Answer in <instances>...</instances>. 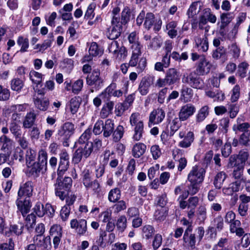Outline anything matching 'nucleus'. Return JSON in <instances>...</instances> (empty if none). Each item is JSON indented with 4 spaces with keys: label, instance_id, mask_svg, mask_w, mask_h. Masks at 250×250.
Returning <instances> with one entry per match:
<instances>
[{
    "label": "nucleus",
    "instance_id": "42",
    "mask_svg": "<svg viewBox=\"0 0 250 250\" xmlns=\"http://www.w3.org/2000/svg\"><path fill=\"white\" fill-rule=\"evenodd\" d=\"M0 143L2 144V149L8 150L12 148L13 141L5 135H3L0 137Z\"/></svg>",
    "mask_w": 250,
    "mask_h": 250
},
{
    "label": "nucleus",
    "instance_id": "43",
    "mask_svg": "<svg viewBox=\"0 0 250 250\" xmlns=\"http://www.w3.org/2000/svg\"><path fill=\"white\" fill-rule=\"evenodd\" d=\"M127 219L125 215L120 216L117 220L116 227L118 231L123 232L126 228Z\"/></svg>",
    "mask_w": 250,
    "mask_h": 250
},
{
    "label": "nucleus",
    "instance_id": "40",
    "mask_svg": "<svg viewBox=\"0 0 250 250\" xmlns=\"http://www.w3.org/2000/svg\"><path fill=\"white\" fill-rule=\"evenodd\" d=\"M47 170V169L44 167H42L37 162L34 163L30 169V172L35 175H39L40 173H44Z\"/></svg>",
    "mask_w": 250,
    "mask_h": 250
},
{
    "label": "nucleus",
    "instance_id": "29",
    "mask_svg": "<svg viewBox=\"0 0 250 250\" xmlns=\"http://www.w3.org/2000/svg\"><path fill=\"white\" fill-rule=\"evenodd\" d=\"M209 114V107L208 105L202 107L198 111L196 115V122L201 123L203 122Z\"/></svg>",
    "mask_w": 250,
    "mask_h": 250
},
{
    "label": "nucleus",
    "instance_id": "27",
    "mask_svg": "<svg viewBox=\"0 0 250 250\" xmlns=\"http://www.w3.org/2000/svg\"><path fill=\"white\" fill-rule=\"evenodd\" d=\"M114 103L113 102H107L102 108L100 112V116L102 118L107 117L112 112Z\"/></svg>",
    "mask_w": 250,
    "mask_h": 250
},
{
    "label": "nucleus",
    "instance_id": "48",
    "mask_svg": "<svg viewBox=\"0 0 250 250\" xmlns=\"http://www.w3.org/2000/svg\"><path fill=\"white\" fill-rule=\"evenodd\" d=\"M250 127V125L249 123L245 122L243 123L237 124L233 126V130L237 133V131L249 132L248 129Z\"/></svg>",
    "mask_w": 250,
    "mask_h": 250
},
{
    "label": "nucleus",
    "instance_id": "14",
    "mask_svg": "<svg viewBox=\"0 0 250 250\" xmlns=\"http://www.w3.org/2000/svg\"><path fill=\"white\" fill-rule=\"evenodd\" d=\"M211 64L205 56H202L197 64L196 72L199 76H203L210 71Z\"/></svg>",
    "mask_w": 250,
    "mask_h": 250
},
{
    "label": "nucleus",
    "instance_id": "57",
    "mask_svg": "<svg viewBox=\"0 0 250 250\" xmlns=\"http://www.w3.org/2000/svg\"><path fill=\"white\" fill-rule=\"evenodd\" d=\"M36 216L34 213L28 214L25 218L26 226L28 229H32L35 225Z\"/></svg>",
    "mask_w": 250,
    "mask_h": 250
},
{
    "label": "nucleus",
    "instance_id": "17",
    "mask_svg": "<svg viewBox=\"0 0 250 250\" xmlns=\"http://www.w3.org/2000/svg\"><path fill=\"white\" fill-rule=\"evenodd\" d=\"M35 246L41 247L43 249L48 250L51 248L50 236L45 237L42 235H35L33 238Z\"/></svg>",
    "mask_w": 250,
    "mask_h": 250
},
{
    "label": "nucleus",
    "instance_id": "35",
    "mask_svg": "<svg viewBox=\"0 0 250 250\" xmlns=\"http://www.w3.org/2000/svg\"><path fill=\"white\" fill-rule=\"evenodd\" d=\"M27 106L28 104H26L12 105L5 109V113L9 114L12 112H23L25 111Z\"/></svg>",
    "mask_w": 250,
    "mask_h": 250
},
{
    "label": "nucleus",
    "instance_id": "49",
    "mask_svg": "<svg viewBox=\"0 0 250 250\" xmlns=\"http://www.w3.org/2000/svg\"><path fill=\"white\" fill-rule=\"evenodd\" d=\"M144 132V125L134 127V134L132 139L135 141H138L142 138L143 133Z\"/></svg>",
    "mask_w": 250,
    "mask_h": 250
},
{
    "label": "nucleus",
    "instance_id": "32",
    "mask_svg": "<svg viewBox=\"0 0 250 250\" xmlns=\"http://www.w3.org/2000/svg\"><path fill=\"white\" fill-rule=\"evenodd\" d=\"M193 96L192 90L187 86H184L181 90V100L185 102H189Z\"/></svg>",
    "mask_w": 250,
    "mask_h": 250
},
{
    "label": "nucleus",
    "instance_id": "41",
    "mask_svg": "<svg viewBox=\"0 0 250 250\" xmlns=\"http://www.w3.org/2000/svg\"><path fill=\"white\" fill-rule=\"evenodd\" d=\"M38 163L42 167L47 168V153L44 150L42 149L39 151Z\"/></svg>",
    "mask_w": 250,
    "mask_h": 250
},
{
    "label": "nucleus",
    "instance_id": "13",
    "mask_svg": "<svg viewBox=\"0 0 250 250\" xmlns=\"http://www.w3.org/2000/svg\"><path fill=\"white\" fill-rule=\"evenodd\" d=\"M18 208V211H20L22 215L24 217L29 212L31 207V203L30 199L27 198L18 197L16 202Z\"/></svg>",
    "mask_w": 250,
    "mask_h": 250
},
{
    "label": "nucleus",
    "instance_id": "15",
    "mask_svg": "<svg viewBox=\"0 0 250 250\" xmlns=\"http://www.w3.org/2000/svg\"><path fill=\"white\" fill-rule=\"evenodd\" d=\"M49 233L53 237L54 247L56 249L59 245L62 237V228L60 225H54L51 227Z\"/></svg>",
    "mask_w": 250,
    "mask_h": 250
},
{
    "label": "nucleus",
    "instance_id": "34",
    "mask_svg": "<svg viewBox=\"0 0 250 250\" xmlns=\"http://www.w3.org/2000/svg\"><path fill=\"white\" fill-rule=\"evenodd\" d=\"M9 128L15 138L20 137V136H21V127L18 123L10 122Z\"/></svg>",
    "mask_w": 250,
    "mask_h": 250
},
{
    "label": "nucleus",
    "instance_id": "55",
    "mask_svg": "<svg viewBox=\"0 0 250 250\" xmlns=\"http://www.w3.org/2000/svg\"><path fill=\"white\" fill-rule=\"evenodd\" d=\"M17 43L19 45L21 46L20 50L21 52H24L27 51V49L29 47V42L27 39L24 38L23 37L20 36L18 38Z\"/></svg>",
    "mask_w": 250,
    "mask_h": 250
},
{
    "label": "nucleus",
    "instance_id": "4",
    "mask_svg": "<svg viewBox=\"0 0 250 250\" xmlns=\"http://www.w3.org/2000/svg\"><path fill=\"white\" fill-rule=\"evenodd\" d=\"M86 83L89 85H93V89H91L92 92L94 89L99 90L104 86V80L100 77V72L98 70H94L90 76L86 79Z\"/></svg>",
    "mask_w": 250,
    "mask_h": 250
},
{
    "label": "nucleus",
    "instance_id": "62",
    "mask_svg": "<svg viewBox=\"0 0 250 250\" xmlns=\"http://www.w3.org/2000/svg\"><path fill=\"white\" fill-rule=\"evenodd\" d=\"M229 52L233 58L237 59L240 56V49L235 43H233L229 47Z\"/></svg>",
    "mask_w": 250,
    "mask_h": 250
},
{
    "label": "nucleus",
    "instance_id": "8",
    "mask_svg": "<svg viewBox=\"0 0 250 250\" xmlns=\"http://www.w3.org/2000/svg\"><path fill=\"white\" fill-rule=\"evenodd\" d=\"M90 147L89 145L87 147L85 145L79 147L73 154V162L77 164L81 162L83 156L85 158L88 157L90 155Z\"/></svg>",
    "mask_w": 250,
    "mask_h": 250
},
{
    "label": "nucleus",
    "instance_id": "63",
    "mask_svg": "<svg viewBox=\"0 0 250 250\" xmlns=\"http://www.w3.org/2000/svg\"><path fill=\"white\" fill-rule=\"evenodd\" d=\"M226 53V50L223 46H221L217 48L214 50L212 54L213 58L218 60L223 56L225 55Z\"/></svg>",
    "mask_w": 250,
    "mask_h": 250
},
{
    "label": "nucleus",
    "instance_id": "12",
    "mask_svg": "<svg viewBox=\"0 0 250 250\" xmlns=\"http://www.w3.org/2000/svg\"><path fill=\"white\" fill-rule=\"evenodd\" d=\"M165 117V112L162 108H157L153 110L149 117L148 125L158 124L162 122Z\"/></svg>",
    "mask_w": 250,
    "mask_h": 250
},
{
    "label": "nucleus",
    "instance_id": "20",
    "mask_svg": "<svg viewBox=\"0 0 250 250\" xmlns=\"http://www.w3.org/2000/svg\"><path fill=\"white\" fill-rule=\"evenodd\" d=\"M165 78L167 84H173L179 79V73L175 68H170L166 72Z\"/></svg>",
    "mask_w": 250,
    "mask_h": 250
},
{
    "label": "nucleus",
    "instance_id": "23",
    "mask_svg": "<svg viewBox=\"0 0 250 250\" xmlns=\"http://www.w3.org/2000/svg\"><path fill=\"white\" fill-rule=\"evenodd\" d=\"M36 119V114L33 111L27 113L23 121L24 128H31L34 124Z\"/></svg>",
    "mask_w": 250,
    "mask_h": 250
},
{
    "label": "nucleus",
    "instance_id": "53",
    "mask_svg": "<svg viewBox=\"0 0 250 250\" xmlns=\"http://www.w3.org/2000/svg\"><path fill=\"white\" fill-rule=\"evenodd\" d=\"M89 53L91 56H97L101 55L103 54V51L99 48L96 42H92L89 49Z\"/></svg>",
    "mask_w": 250,
    "mask_h": 250
},
{
    "label": "nucleus",
    "instance_id": "56",
    "mask_svg": "<svg viewBox=\"0 0 250 250\" xmlns=\"http://www.w3.org/2000/svg\"><path fill=\"white\" fill-rule=\"evenodd\" d=\"M240 141V145L245 146H247L250 143V132H245L242 133L239 138Z\"/></svg>",
    "mask_w": 250,
    "mask_h": 250
},
{
    "label": "nucleus",
    "instance_id": "52",
    "mask_svg": "<svg viewBox=\"0 0 250 250\" xmlns=\"http://www.w3.org/2000/svg\"><path fill=\"white\" fill-rule=\"evenodd\" d=\"M23 83L19 78H15L11 81V87L12 90L16 91H20L23 86Z\"/></svg>",
    "mask_w": 250,
    "mask_h": 250
},
{
    "label": "nucleus",
    "instance_id": "64",
    "mask_svg": "<svg viewBox=\"0 0 250 250\" xmlns=\"http://www.w3.org/2000/svg\"><path fill=\"white\" fill-rule=\"evenodd\" d=\"M167 216V210L163 208L157 209L154 213L155 219L158 221L164 220Z\"/></svg>",
    "mask_w": 250,
    "mask_h": 250
},
{
    "label": "nucleus",
    "instance_id": "16",
    "mask_svg": "<svg viewBox=\"0 0 250 250\" xmlns=\"http://www.w3.org/2000/svg\"><path fill=\"white\" fill-rule=\"evenodd\" d=\"M33 186L32 183L28 181L21 185L18 193L19 198H29L32 195Z\"/></svg>",
    "mask_w": 250,
    "mask_h": 250
},
{
    "label": "nucleus",
    "instance_id": "38",
    "mask_svg": "<svg viewBox=\"0 0 250 250\" xmlns=\"http://www.w3.org/2000/svg\"><path fill=\"white\" fill-rule=\"evenodd\" d=\"M124 132L125 130L123 126L121 125L117 126L116 129L113 130L112 134L113 141L115 142H119L123 137Z\"/></svg>",
    "mask_w": 250,
    "mask_h": 250
},
{
    "label": "nucleus",
    "instance_id": "47",
    "mask_svg": "<svg viewBox=\"0 0 250 250\" xmlns=\"http://www.w3.org/2000/svg\"><path fill=\"white\" fill-rule=\"evenodd\" d=\"M130 9L128 7H125L124 9L122 12L121 18H119V22L122 25H125L127 23L129 20L130 17Z\"/></svg>",
    "mask_w": 250,
    "mask_h": 250
},
{
    "label": "nucleus",
    "instance_id": "46",
    "mask_svg": "<svg viewBox=\"0 0 250 250\" xmlns=\"http://www.w3.org/2000/svg\"><path fill=\"white\" fill-rule=\"evenodd\" d=\"M29 76L32 82L37 85H39L42 82V75L34 70L30 71Z\"/></svg>",
    "mask_w": 250,
    "mask_h": 250
},
{
    "label": "nucleus",
    "instance_id": "28",
    "mask_svg": "<svg viewBox=\"0 0 250 250\" xmlns=\"http://www.w3.org/2000/svg\"><path fill=\"white\" fill-rule=\"evenodd\" d=\"M227 177V174L223 171L218 172L214 177L213 184L217 189H220L223 183Z\"/></svg>",
    "mask_w": 250,
    "mask_h": 250
},
{
    "label": "nucleus",
    "instance_id": "3",
    "mask_svg": "<svg viewBox=\"0 0 250 250\" xmlns=\"http://www.w3.org/2000/svg\"><path fill=\"white\" fill-rule=\"evenodd\" d=\"M182 82L187 83L194 88L202 89L204 87L203 80L197 76L195 72H191L188 74H184L182 78Z\"/></svg>",
    "mask_w": 250,
    "mask_h": 250
},
{
    "label": "nucleus",
    "instance_id": "33",
    "mask_svg": "<svg viewBox=\"0 0 250 250\" xmlns=\"http://www.w3.org/2000/svg\"><path fill=\"white\" fill-rule=\"evenodd\" d=\"M180 118L178 117H175L170 123V136H173L175 132L177 131L179 128L181 127L182 124L181 122H183Z\"/></svg>",
    "mask_w": 250,
    "mask_h": 250
},
{
    "label": "nucleus",
    "instance_id": "37",
    "mask_svg": "<svg viewBox=\"0 0 250 250\" xmlns=\"http://www.w3.org/2000/svg\"><path fill=\"white\" fill-rule=\"evenodd\" d=\"M249 64L246 62H243L239 64L236 75L241 78H244L247 76V72Z\"/></svg>",
    "mask_w": 250,
    "mask_h": 250
},
{
    "label": "nucleus",
    "instance_id": "59",
    "mask_svg": "<svg viewBox=\"0 0 250 250\" xmlns=\"http://www.w3.org/2000/svg\"><path fill=\"white\" fill-rule=\"evenodd\" d=\"M91 134L90 129H86L80 137L78 143L80 144H84V146L87 143L88 140L90 138Z\"/></svg>",
    "mask_w": 250,
    "mask_h": 250
},
{
    "label": "nucleus",
    "instance_id": "45",
    "mask_svg": "<svg viewBox=\"0 0 250 250\" xmlns=\"http://www.w3.org/2000/svg\"><path fill=\"white\" fill-rule=\"evenodd\" d=\"M24 228V224L21 222H19L16 224L11 225L10 230L11 232L19 236L22 233Z\"/></svg>",
    "mask_w": 250,
    "mask_h": 250
},
{
    "label": "nucleus",
    "instance_id": "44",
    "mask_svg": "<svg viewBox=\"0 0 250 250\" xmlns=\"http://www.w3.org/2000/svg\"><path fill=\"white\" fill-rule=\"evenodd\" d=\"M129 122L132 126H138L144 125L143 122L140 120V115L138 113H133L129 119Z\"/></svg>",
    "mask_w": 250,
    "mask_h": 250
},
{
    "label": "nucleus",
    "instance_id": "10",
    "mask_svg": "<svg viewBox=\"0 0 250 250\" xmlns=\"http://www.w3.org/2000/svg\"><path fill=\"white\" fill-rule=\"evenodd\" d=\"M60 161L58 168V175H62L66 171L69 166V156L65 150H62L59 154Z\"/></svg>",
    "mask_w": 250,
    "mask_h": 250
},
{
    "label": "nucleus",
    "instance_id": "39",
    "mask_svg": "<svg viewBox=\"0 0 250 250\" xmlns=\"http://www.w3.org/2000/svg\"><path fill=\"white\" fill-rule=\"evenodd\" d=\"M36 107L42 111H46L48 107L49 101L47 99L40 100L39 98L34 100Z\"/></svg>",
    "mask_w": 250,
    "mask_h": 250
},
{
    "label": "nucleus",
    "instance_id": "22",
    "mask_svg": "<svg viewBox=\"0 0 250 250\" xmlns=\"http://www.w3.org/2000/svg\"><path fill=\"white\" fill-rule=\"evenodd\" d=\"M146 146L143 143H136L132 147V154L133 156L136 158H140L146 152Z\"/></svg>",
    "mask_w": 250,
    "mask_h": 250
},
{
    "label": "nucleus",
    "instance_id": "58",
    "mask_svg": "<svg viewBox=\"0 0 250 250\" xmlns=\"http://www.w3.org/2000/svg\"><path fill=\"white\" fill-rule=\"evenodd\" d=\"M129 106L124 103H119L117 104L115 109V113L117 116H121L124 112L129 108Z\"/></svg>",
    "mask_w": 250,
    "mask_h": 250
},
{
    "label": "nucleus",
    "instance_id": "51",
    "mask_svg": "<svg viewBox=\"0 0 250 250\" xmlns=\"http://www.w3.org/2000/svg\"><path fill=\"white\" fill-rule=\"evenodd\" d=\"M80 105L79 100L74 97L71 99L69 102L70 110L72 114H75L78 110Z\"/></svg>",
    "mask_w": 250,
    "mask_h": 250
},
{
    "label": "nucleus",
    "instance_id": "36",
    "mask_svg": "<svg viewBox=\"0 0 250 250\" xmlns=\"http://www.w3.org/2000/svg\"><path fill=\"white\" fill-rule=\"evenodd\" d=\"M184 242L192 250H197L195 249L196 237L195 234H190L186 236H183Z\"/></svg>",
    "mask_w": 250,
    "mask_h": 250
},
{
    "label": "nucleus",
    "instance_id": "30",
    "mask_svg": "<svg viewBox=\"0 0 250 250\" xmlns=\"http://www.w3.org/2000/svg\"><path fill=\"white\" fill-rule=\"evenodd\" d=\"M121 197V191L117 188L112 189L108 193V199L109 202L116 203L119 200Z\"/></svg>",
    "mask_w": 250,
    "mask_h": 250
},
{
    "label": "nucleus",
    "instance_id": "9",
    "mask_svg": "<svg viewBox=\"0 0 250 250\" xmlns=\"http://www.w3.org/2000/svg\"><path fill=\"white\" fill-rule=\"evenodd\" d=\"M155 77L149 75L142 78L138 87V91L142 95H146L149 87L154 83Z\"/></svg>",
    "mask_w": 250,
    "mask_h": 250
},
{
    "label": "nucleus",
    "instance_id": "31",
    "mask_svg": "<svg viewBox=\"0 0 250 250\" xmlns=\"http://www.w3.org/2000/svg\"><path fill=\"white\" fill-rule=\"evenodd\" d=\"M245 166L240 165H237V167H234L233 172L232 173V177L236 180H245L243 177V172Z\"/></svg>",
    "mask_w": 250,
    "mask_h": 250
},
{
    "label": "nucleus",
    "instance_id": "26",
    "mask_svg": "<svg viewBox=\"0 0 250 250\" xmlns=\"http://www.w3.org/2000/svg\"><path fill=\"white\" fill-rule=\"evenodd\" d=\"M229 239L227 238H221L218 243L214 245L212 250H232L228 246Z\"/></svg>",
    "mask_w": 250,
    "mask_h": 250
},
{
    "label": "nucleus",
    "instance_id": "24",
    "mask_svg": "<svg viewBox=\"0 0 250 250\" xmlns=\"http://www.w3.org/2000/svg\"><path fill=\"white\" fill-rule=\"evenodd\" d=\"M202 2L200 1H197L192 2L189 6L187 12L188 18H193L197 14L201 9Z\"/></svg>",
    "mask_w": 250,
    "mask_h": 250
},
{
    "label": "nucleus",
    "instance_id": "7",
    "mask_svg": "<svg viewBox=\"0 0 250 250\" xmlns=\"http://www.w3.org/2000/svg\"><path fill=\"white\" fill-rule=\"evenodd\" d=\"M162 24L161 20H155L154 15L152 13H147L145 16L144 25L147 30H149L154 25V30L158 31L160 30Z\"/></svg>",
    "mask_w": 250,
    "mask_h": 250
},
{
    "label": "nucleus",
    "instance_id": "18",
    "mask_svg": "<svg viewBox=\"0 0 250 250\" xmlns=\"http://www.w3.org/2000/svg\"><path fill=\"white\" fill-rule=\"evenodd\" d=\"M75 129V127L73 124L70 122H66L59 130V134L64 136L65 139H67L74 133Z\"/></svg>",
    "mask_w": 250,
    "mask_h": 250
},
{
    "label": "nucleus",
    "instance_id": "19",
    "mask_svg": "<svg viewBox=\"0 0 250 250\" xmlns=\"http://www.w3.org/2000/svg\"><path fill=\"white\" fill-rule=\"evenodd\" d=\"M195 47L199 51L203 52H207L208 49V38L206 36L201 37L200 36H196L194 38Z\"/></svg>",
    "mask_w": 250,
    "mask_h": 250
},
{
    "label": "nucleus",
    "instance_id": "6",
    "mask_svg": "<svg viewBox=\"0 0 250 250\" xmlns=\"http://www.w3.org/2000/svg\"><path fill=\"white\" fill-rule=\"evenodd\" d=\"M70 227L71 229H75V232L80 236H85L87 233V221L85 219L71 220Z\"/></svg>",
    "mask_w": 250,
    "mask_h": 250
},
{
    "label": "nucleus",
    "instance_id": "54",
    "mask_svg": "<svg viewBox=\"0 0 250 250\" xmlns=\"http://www.w3.org/2000/svg\"><path fill=\"white\" fill-rule=\"evenodd\" d=\"M249 154L247 151L244 150H241L239 151L237 155L238 158V165L245 166L246 161L249 157Z\"/></svg>",
    "mask_w": 250,
    "mask_h": 250
},
{
    "label": "nucleus",
    "instance_id": "25",
    "mask_svg": "<svg viewBox=\"0 0 250 250\" xmlns=\"http://www.w3.org/2000/svg\"><path fill=\"white\" fill-rule=\"evenodd\" d=\"M114 129V124L110 119H107L104 123L103 135L104 137H109Z\"/></svg>",
    "mask_w": 250,
    "mask_h": 250
},
{
    "label": "nucleus",
    "instance_id": "1",
    "mask_svg": "<svg viewBox=\"0 0 250 250\" xmlns=\"http://www.w3.org/2000/svg\"><path fill=\"white\" fill-rule=\"evenodd\" d=\"M205 172L204 168L198 166H194L192 168L188 175V181L190 183L188 186L189 194L194 195L199 191V185L203 182Z\"/></svg>",
    "mask_w": 250,
    "mask_h": 250
},
{
    "label": "nucleus",
    "instance_id": "2",
    "mask_svg": "<svg viewBox=\"0 0 250 250\" xmlns=\"http://www.w3.org/2000/svg\"><path fill=\"white\" fill-rule=\"evenodd\" d=\"M123 31V25L119 22L118 17L113 16L111 25L107 28L106 36L108 39L114 40L120 36Z\"/></svg>",
    "mask_w": 250,
    "mask_h": 250
},
{
    "label": "nucleus",
    "instance_id": "5",
    "mask_svg": "<svg viewBox=\"0 0 250 250\" xmlns=\"http://www.w3.org/2000/svg\"><path fill=\"white\" fill-rule=\"evenodd\" d=\"M83 183L87 190H91L95 193H99L101 191L99 183L96 180H92L89 170L83 172Z\"/></svg>",
    "mask_w": 250,
    "mask_h": 250
},
{
    "label": "nucleus",
    "instance_id": "60",
    "mask_svg": "<svg viewBox=\"0 0 250 250\" xmlns=\"http://www.w3.org/2000/svg\"><path fill=\"white\" fill-rule=\"evenodd\" d=\"M203 14L208 21L212 23L216 22V17L212 13L209 8L205 9L203 10Z\"/></svg>",
    "mask_w": 250,
    "mask_h": 250
},
{
    "label": "nucleus",
    "instance_id": "11",
    "mask_svg": "<svg viewBox=\"0 0 250 250\" xmlns=\"http://www.w3.org/2000/svg\"><path fill=\"white\" fill-rule=\"evenodd\" d=\"M196 111L195 106L191 104H187L181 107L178 117L182 121H185L192 116Z\"/></svg>",
    "mask_w": 250,
    "mask_h": 250
},
{
    "label": "nucleus",
    "instance_id": "50",
    "mask_svg": "<svg viewBox=\"0 0 250 250\" xmlns=\"http://www.w3.org/2000/svg\"><path fill=\"white\" fill-rule=\"evenodd\" d=\"M87 147L88 146H91L90 147V154L93 150H99L102 146V140L99 138H96L94 140L93 142H87L85 145Z\"/></svg>",
    "mask_w": 250,
    "mask_h": 250
},
{
    "label": "nucleus",
    "instance_id": "21",
    "mask_svg": "<svg viewBox=\"0 0 250 250\" xmlns=\"http://www.w3.org/2000/svg\"><path fill=\"white\" fill-rule=\"evenodd\" d=\"M194 140V135L193 132L189 131L183 138V140L178 143V146L180 147L187 148L190 147Z\"/></svg>",
    "mask_w": 250,
    "mask_h": 250
},
{
    "label": "nucleus",
    "instance_id": "61",
    "mask_svg": "<svg viewBox=\"0 0 250 250\" xmlns=\"http://www.w3.org/2000/svg\"><path fill=\"white\" fill-rule=\"evenodd\" d=\"M240 86L238 84L235 85L233 88L230 97V101L232 103H234L238 101L240 97Z\"/></svg>",
    "mask_w": 250,
    "mask_h": 250
}]
</instances>
